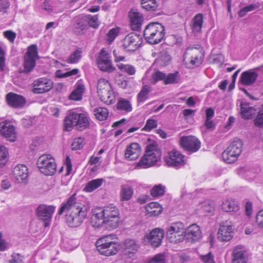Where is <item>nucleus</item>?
<instances>
[{
  "mask_svg": "<svg viewBox=\"0 0 263 263\" xmlns=\"http://www.w3.org/2000/svg\"><path fill=\"white\" fill-rule=\"evenodd\" d=\"M97 92L101 100L108 105L112 104L115 101V95L110 84L105 79H101L98 81Z\"/></svg>",
  "mask_w": 263,
  "mask_h": 263,
  "instance_id": "6",
  "label": "nucleus"
},
{
  "mask_svg": "<svg viewBox=\"0 0 263 263\" xmlns=\"http://www.w3.org/2000/svg\"><path fill=\"white\" fill-rule=\"evenodd\" d=\"M140 153L141 149L139 144L133 143L127 147L124 155L126 158L133 160L138 158Z\"/></svg>",
  "mask_w": 263,
  "mask_h": 263,
  "instance_id": "30",
  "label": "nucleus"
},
{
  "mask_svg": "<svg viewBox=\"0 0 263 263\" xmlns=\"http://www.w3.org/2000/svg\"><path fill=\"white\" fill-rule=\"evenodd\" d=\"M94 114L97 119L103 121L107 119L108 116V111L106 108L98 107L94 109Z\"/></svg>",
  "mask_w": 263,
  "mask_h": 263,
  "instance_id": "43",
  "label": "nucleus"
},
{
  "mask_svg": "<svg viewBox=\"0 0 263 263\" xmlns=\"http://www.w3.org/2000/svg\"><path fill=\"white\" fill-rule=\"evenodd\" d=\"M8 151L4 146H0V167L5 165L7 161Z\"/></svg>",
  "mask_w": 263,
  "mask_h": 263,
  "instance_id": "45",
  "label": "nucleus"
},
{
  "mask_svg": "<svg viewBox=\"0 0 263 263\" xmlns=\"http://www.w3.org/2000/svg\"><path fill=\"white\" fill-rule=\"evenodd\" d=\"M104 179L98 178L89 181L86 185L84 191L87 192H91L100 187L103 183Z\"/></svg>",
  "mask_w": 263,
  "mask_h": 263,
  "instance_id": "38",
  "label": "nucleus"
},
{
  "mask_svg": "<svg viewBox=\"0 0 263 263\" xmlns=\"http://www.w3.org/2000/svg\"><path fill=\"white\" fill-rule=\"evenodd\" d=\"M243 143L239 139H235L222 153V157L227 163H233L238 159L242 151Z\"/></svg>",
  "mask_w": 263,
  "mask_h": 263,
  "instance_id": "8",
  "label": "nucleus"
},
{
  "mask_svg": "<svg viewBox=\"0 0 263 263\" xmlns=\"http://www.w3.org/2000/svg\"><path fill=\"white\" fill-rule=\"evenodd\" d=\"M5 66V52L0 46V70L3 71Z\"/></svg>",
  "mask_w": 263,
  "mask_h": 263,
  "instance_id": "57",
  "label": "nucleus"
},
{
  "mask_svg": "<svg viewBox=\"0 0 263 263\" xmlns=\"http://www.w3.org/2000/svg\"><path fill=\"white\" fill-rule=\"evenodd\" d=\"M13 175L19 182H25L28 176L27 167L24 164L17 165L14 168Z\"/></svg>",
  "mask_w": 263,
  "mask_h": 263,
  "instance_id": "28",
  "label": "nucleus"
},
{
  "mask_svg": "<svg viewBox=\"0 0 263 263\" xmlns=\"http://www.w3.org/2000/svg\"><path fill=\"white\" fill-rule=\"evenodd\" d=\"M203 16L199 13L196 15L192 20V29L194 32H199L201 30Z\"/></svg>",
  "mask_w": 263,
  "mask_h": 263,
  "instance_id": "36",
  "label": "nucleus"
},
{
  "mask_svg": "<svg viewBox=\"0 0 263 263\" xmlns=\"http://www.w3.org/2000/svg\"><path fill=\"white\" fill-rule=\"evenodd\" d=\"M165 192V187L161 184L155 185L151 191V195L154 197L163 195Z\"/></svg>",
  "mask_w": 263,
  "mask_h": 263,
  "instance_id": "46",
  "label": "nucleus"
},
{
  "mask_svg": "<svg viewBox=\"0 0 263 263\" xmlns=\"http://www.w3.org/2000/svg\"><path fill=\"white\" fill-rule=\"evenodd\" d=\"M120 247L122 250V256L125 259H134L139 249V245L136 240L128 238L121 243Z\"/></svg>",
  "mask_w": 263,
  "mask_h": 263,
  "instance_id": "13",
  "label": "nucleus"
},
{
  "mask_svg": "<svg viewBox=\"0 0 263 263\" xmlns=\"http://www.w3.org/2000/svg\"><path fill=\"white\" fill-rule=\"evenodd\" d=\"M258 76L254 69H249L241 74L239 82L243 85L250 86L255 82Z\"/></svg>",
  "mask_w": 263,
  "mask_h": 263,
  "instance_id": "25",
  "label": "nucleus"
},
{
  "mask_svg": "<svg viewBox=\"0 0 263 263\" xmlns=\"http://www.w3.org/2000/svg\"><path fill=\"white\" fill-rule=\"evenodd\" d=\"M148 263H165V256L162 254H157Z\"/></svg>",
  "mask_w": 263,
  "mask_h": 263,
  "instance_id": "54",
  "label": "nucleus"
},
{
  "mask_svg": "<svg viewBox=\"0 0 263 263\" xmlns=\"http://www.w3.org/2000/svg\"><path fill=\"white\" fill-rule=\"evenodd\" d=\"M117 66L119 69L124 71V72L127 73L129 75H133L135 73V68L132 65L128 64L125 65L123 64H118Z\"/></svg>",
  "mask_w": 263,
  "mask_h": 263,
  "instance_id": "48",
  "label": "nucleus"
},
{
  "mask_svg": "<svg viewBox=\"0 0 263 263\" xmlns=\"http://www.w3.org/2000/svg\"><path fill=\"white\" fill-rule=\"evenodd\" d=\"M233 263H247L248 257L246 251L242 247L234 248L232 253Z\"/></svg>",
  "mask_w": 263,
  "mask_h": 263,
  "instance_id": "29",
  "label": "nucleus"
},
{
  "mask_svg": "<svg viewBox=\"0 0 263 263\" xmlns=\"http://www.w3.org/2000/svg\"><path fill=\"white\" fill-rule=\"evenodd\" d=\"M0 133L8 140L13 142L16 135L14 126L9 122L4 121L0 123Z\"/></svg>",
  "mask_w": 263,
  "mask_h": 263,
  "instance_id": "23",
  "label": "nucleus"
},
{
  "mask_svg": "<svg viewBox=\"0 0 263 263\" xmlns=\"http://www.w3.org/2000/svg\"><path fill=\"white\" fill-rule=\"evenodd\" d=\"M164 235V232L162 229L155 228L152 230L149 233L146 234L144 238L145 240L153 247L157 248L161 245Z\"/></svg>",
  "mask_w": 263,
  "mask_h": 263,
  "instance_id": "21",
  "label": "nucleus"
},
{
  "mask_svg": "<svg viewBox=\"0 0 263 263\" xmlns=\"http://www.w3.org/2000/svg\"><path fill=\"white\" fill-rule=\"evenodd\" d=\"M89 122L85 114L76 111H69L64 119V129L65 130L71 131L74 126L80 130L87 128Z\"/></svg>",
  "mask_w": 263,
  "mask_h": 263,
  "instance_id": "3",
  "label": "nucleus"
},
{
  "mask_svg": "<svg viewBox=\"0 0 263 263\" xmlns=\"http://www.w3.org/2000/svg\"><path fill=\"white\" fill-rule=\"evenodd\" d=\"M76 194L69 197L66 202L62 203L59 211L60 215L66 213L65 221L71 228H77L81 225L86 218L88 208L79 202Z\"/></svg>",
  "mask_w": 263,
  "mask_h": 263,
  "instance_id": "1",
  "label": "nucleus"
},
{
  "mask_svg": "<svg viewBox=\"0 0 263 263\" xmlns=\"http://www.w3.org/2000/svg\"><path fill=\"white\" fill-rule=\"evenodd\" d=\"M123 46L127 51L134 52L138 49L142 43L140 35L135 33L127 34L123 41Z\"/></svg>",
  "mask_w": 263,
  "mask_h": 263,
  "instance_id": "17",
  "label": "nucleus"
},
{
  "mask_svg": "<svg viewBox=\"0 0 263 263\" xmlns=\"http://www.w3.org/2000/svg\"><path fill=\"white\" fill-rule=\"evenodd\" d=\"M71 25L72 32L77 35H83L87 31L88 26L86 25V20L84 18V14L74 17Z\"/></svg>",
  "mask_w": 263,
  "mask_h": 263,
  "instance_id": "20",
  "label": "nucleus"
},
{
  "mask_svg": "<svg viewBox=\"0 0 263 263\" xmlns=\"http://www.w3.org/2000/svg\"><path fill=\"white\" fill-rule=\"evenodd\" d=\"M202 260L204 263H215L214 256L211 252L202 256Z\"/></svg>",
  "mask_w": 263,
  "mask_h": 263,
  "instance_id": "61",
  "label": "nucleus"
},
{
  "mask_svg": "<svg viewBox=\"0 0 263 263\" xmlns=\"http://www.w3.org/2000/svg\"><path fill=\"white\" fill-rule=\"evenodd\" d=\"M97 63L99 69L104 72L111 73L116 70L114 66L110 53L106 48H102L97 59Z\"/></svg>",
  "mask_w": 263,
  "mask_h": 263,
  "instance_id": "11",
  "label": "nucleus"
},
{
  "mask_svg": "<svg viewBox=\"0 0 263 263\" xmlns=\"http://www.w3.org/2000/svg\"><path fill=\"white\" fill-rule=\"evenodd\" d=\"M165 73L159 71L157 70L154 72L151 76V83L156 84L158 81H162L164 83Z\"/></svg>",
  "mask_w": 263,
  "mask_h": 263,
  "instance_id": "44",
  "label": "nucleus"
},
{
  "mask_svg": "<svg viewBox=\"0 0 263 263\" xmlns=\"http://www.w3.org/2000/svg\"><path fill=\"white\" fill-rule=\"evenodd\" d=\"M105 217L106 226L110 229L117 228L120 223V211L117 207L112 204L102 208Z\"/></svg>",
  "mask_w": 263,
  "mask_h": 263,
  "instance_id": "7",
  "label": "nucleus"
},
{
  "mask_svg": "<svg viewBox=\"0 0 263 263\" xmlns=\"http://www.w3.org/2000/svg\"><path fill=\"white\" fill-rule=\"evenodd\" d=\"M114 235L104 236L96 242L98 251L102 255L109 256L115 255L120 249V244L114 239Z\"/></svg>",
  "mask_w": 263,
  "mask_h": 263,
  "instance_id": "2",
  "label": "nucleus"
},
{
  "mask_svg": "<svg viewBox=\"0 0 263 263\" xmlns=\"http://www.w3.org/2000/svg\"><path fill=\"white\" fill-rule=\"evenodd\" d=\"M65 164L67 167L65 175L68 176L72 171V164L69 156H67L66 157Z\"/></svg>",
  "mask_w": 263,
  "mask_h": 263,
  "instance_id": "60",
  "label": "nucleus"
},
{
  "mask_svg": "<svg viewBox=\"0 0 263 263\" xmlns=\"http://www.w3.org/2000/svg\"><path fill=\"white\" fill-rule=\"evenodd\" d=\"M120 197L121 201H128L134 195V188L129 184H122L120 187Z\"/></svg>",
  "mask_w": 263,
  "mask_h": 263,
  "instance_id": "33",
  "label": "nucleus"
},
{
  "mask_svg": "<svg viewBox=\"0 0 263 263\" xmlns=\"http://www.w3.org/2000/svg\"><path fill=\"white\" fill-rule=\"evenodd\" d=\"M84 18L86 20V25L89 27L97 29L100 25L98 15L93 16L91 15H84Z\"/></svg>",
  "mask_w": 263,
  "mask_h": 263,
  "instance_id": "40",
  "label": "nucleus"
},
{
  "mask_svg": "<svg viewBox=\"0 0 263 263\" xmlns=\"http://www.w3.org/2000/svg\"><path fill=\"white\" fill-rule=\"evenodd\" d=\"M256 222L258 227L263 229V209L257 213L256 216Z\"/></svg>",
  "mask_w": 263,
  "mask_h": 263,
  "instance_id": "56",
  "label": "nucleus"
},
{
  "mask_svg": "<svg viewBox=\"0 0 263 263\" xmlns=\"http://www.w3.org/2000/svg\"><path fill=\"white\" fill-rule=\"evenodd\" d=\"M233 226L229 221L222 222L217 233V238L220 241H229L234 235Z\"/></svg>",
  "mask_w": 263,
  "mask_h": 263,
  "instance_id": "22",
  "label": "nucleus"
},
{
  "mask_svg": "<svg viewBox=\"0 0 263 263\" xmlns=\"http://www.w3.org/2000/svg\"><path fill=\"white\" fill-rule=\"evenodd\" d=\"M90 222L92 226L96 228L101 227L103 224L106 225L105 217L101 208H96L93 210Z\"/></svg>",
  "mask_w": 263,
  "mask_h": 263,
  "instance_id": "26",
  "label": "nucleus"
},
{
  "mask_svg": "<svg viewBox=\"0 0 263 263\" xmlns=\"http://www.w3.org/2000/svg\"><path fill=\"white\" fill-rule=\"evenodd\" d=\"M254 124L256 126L261 127L263 126V115L262 114H257L256 118L254 120Z\"/></svg>",
  "mask_w": 263,
  "mask_h": 263,
  "instance_id": "59",
  "label": "nucleus"
},
{
  "mask_svg": "<svg viewBox=\"0 0 263 263\" xmlns=\"http://www.w3.org/2000/svg\"><path fill=\"white\" fill-rule=\"evenodd\" d=\"M256 111L254 107L250 106L249 103L246 102H242L240 104V113L242 118L245 120L252 118Z\"/></svg>",
  "mask_w": 263,
  "mask_h": 263,
  "instance_id": "32",
  "label": "nucleus"
},
{
  "mask_svg": "<svg viewBox=\"0 0 263 263\" xmlns=\"http://www.w3.org/2000/svg\"><path fill=\"white\" fill-rule=\"evenodd\" d=\"M85 86L83 83L78 81L76 85V88L69 96V99L74 101H80L82 99V96L85 91Z\"/></svg>",
  "mask_w": 263,
  "mask_h": 263,
  "instance_id": "34",
  "label": "nucleus"
},
{
  "mask_svg": "<svg viewBox=\"0 0 263 263\" xmlns=\"http://www.w3.org/2000/svg\"><path fill=\"white\" fill-rule=\"evenodd\" d=\"M117 108L119 110L130 112L132 110V106L130 102L125 99L120 98L117 104Z\"/></svg>",
  "mask_w": 263,
  "mask_h": 263,
  "instance_id": "42",
  "label": "nucleus"
},
{
  "mask_svg": "<svg viewBox=\"0 0 263 263\" xmlns=\"http://www.w3.org/2000/svg\"><path fill=\"white\" fill-rule=\"evenodd\" d=\"M130 26L133 30H138L140 29L143 17L141 13L138 12H129Z\"/></svg>",
  "mask_w": 263,
  "mask_h": 263,
  "instance_id": "31",
  "label": "nucleus"
},
{
  "mask_svg": "<svg viewBox=\"0 0 263 263\" xmlns=\"http://www.w3.org/2000/svg\"><path fill=\"white\" fill-rule=\"evenodd\" d=\"M9 263H23V257L18 253H13Z\"/></svg>",
  "mask_w": 263,
  "mask_h": 263,
  "instance_id": "55",
  "label": "nucleus"
},
{
  "mask_svg": "<svg viewBox=\"0 0 263 263\" xmlns=\"http://www.w3.org/2000/svg\"><path fill=\"white\" fill-rule=\"evenodd\" d=\"M180 81V76L178 71L174 73H169L167 74H165V77L164 81V84H173L178 83Z\"/></svg>",
  "mask_w": 263,
  "mask_h": 263,
  "instance_id": "39",
  "label": "nucleus"
},
{
  "mask_svg": "<svg viewBox=\"0 0 263 263\" xmlns=\"http://www.w3.org/2000/svg\"><path fill=\"white\" fill-rule=\"evenodd\" d=\"M165 35V29L158 23H151L147 25L144 31L143 36L146 42L151 44L159 43Z\"/></svg>",
  "mask_w": 263,
  "mask_h": 263,
  "instance_id": "5",
  "label": "nucleus"
},
{
  "mask_svg": "<svg viewBox=\"0 0 263 263\" xmlns=\"http://www.w3.org/2000/svg\"><path fill=\"white\" fill-rule=\"evenodd\" d=\"M39 59L37 45L32 44L28 46L24 55V72L29 73L32 71L36 65V61Z\"/></svg>",
  "mask_w": 263,
  "mask_h": 263,
  "instance_id": "9",
  "label": "nucleus"
},
{
  "mask_svg": "<svg viewBox=\"0 0 263 263\" xmlns=\"http://www.w3.org/2000/svg\"><path fill=\"white\" fill-rule=\"evenodd\" d=\"M157 126V122L154 119H149L146 122L145 126L142 128V130L149 132L152 129L156 128Z\"/></svg>",
  "mask_w": 263,
  "mask_h": 263,
  "instance_id": "52",
  "label": "nucleus"
},
{
  "mask_svg": "<svg viewBox=\"0 0 263 263\" xmlns=\"http://www.w3.org/2000/svg\"><path fill=\"white\" fill-rule=\"evenodd\" d=\"M119 33V30L117 28L111 29L106 35V40L110 44L115 39Z\"/></svg>",
  "mask_w": 263,
  "mask_h": 263,
  "instance_id": "50",
  "label": "nucleus"
},
{
  "mask_svg": "<svg viewBox=\"0 0 263 263\" xmlns=\"http://www.w3.org/2000/svg\"><path fill=\"white\" fill-rule=\"evenodd\" d=\"M185 55L190 56V61L187 64L190 68H193L200 65L204 59V52L200 46L188 47L186 49Z\"/></svg>",
  "mask_w": 263,
  "mask_h": 263,
  "instance_id": "15",
  "label": "nucleus"
},
{
  "mask_svg": "<svg viewBox=\"0 0 263 263\" xmlns=\"http://www.w3.org/2000/svg\"><path fill=\"white\" fill-rule=\"evenodd\" d=\"M40 172L46 176H52L56 172L57 165L53 157L49 155L41 156L37 161Z\"/></svg>",
  "mask_w": 263,
  "mask_h": 263,
  "instance_id": "10",
  "label": "nucleus"
},
{
  "mask_svg": "<svg viewBox=\"0 0 263 263\" xmlns=\"http://www.w3.org/2000/svg\"><path fill=\"white\" fill-rule=\"evenodd\" d=\"M221 208L227 212H237L239 210L238 202L234 200H228L223 202Z\"/></svg>",
  "mask_w": 263,
  "mask_h": 263,
  "instance_id": "35",
  "label": "nucleus"
},
{
  "mask_svg": "<svg viewBox=\"0 0 263 263\" xmlns=\"http://www.w3.org/2000/svg\"><path fill=\"white\" fill-rule=\"evenodd\" d=\"M184 157V156L180 152L173 149L168 153L167 156L165 157V161L167 166L179 169L186 163Z\"/></svg>",
  "mask_w": 263,
  "mask_h": 263,
  "instance_id": "16",
  "label": "nucleus"
},
{
  "mask_svg": "<svg viewBox=\"0 0 263 263\" xmlns=\"http://www.w3.org/2000/svg\"><path fill=\"white\" fill-rule=\"evenodd\" d=\"M81 51L77 50L73 53H72L69 58L67 60V62L68 63H75L78 62L81 57Z\"/></svg>",
  "mask_w": 263,
  "mask_h": 263,
  "instance_id": "53",
  "label": "nucleus"
},
{
  "mask_svg": "<svg viewBox=\"0 0 263 263\" xmlns=\"http://www.w3.org/2000/svg\"><path fill=\"white\" fill-rule=\"evenodd\" d=\"M32 85V92L35 94H41L50 90L53 86V83L49 79L41 78L35 80Z\"/></svg>",
  "mask_w": 263,
  "mask_h": 263,
  "instance_id": "19",
  "label": "nucleus"
},
{
  "mask_svg": "<svg viewBox=\"0 0 263 263\" xmlns=\"http://www.w3.org/2000/svg\"><path fill=\"white\" fill-rule=\"evenodd\" d=\"M42 7L44 10L48 12H50L52 10V7L50 5L49 0H45Z\"/></svg>",
  "mask_w": 263,
  "mask_h": 263,
  "instance_id": "64",
  "label": "nucleus"
},
{
  "mask_svg": "<svg viewBox=\"0 0 263 263\" xmlns=\"http://www.w3.org/2000/svg\"><path fill=\"white\" fill-rule=\"evenodd\" d=\"M6 99L8 104L15 108L22 107L26 103V100L23 96L9 92L6 95Z\"/></svg>",
  "mask_w": 263,
  "mask_h": 263,
  "instance_id": "27",
  "label": "nucleus"
},
{
  "mask_svg": "<svg viewBox=\"0 0 263 263\" xmlns=\"http://www.w3.org/2000/svg\"><path fill=\"white\" fill-rule=\"evenodd\" d=\"M161 152L157 148L155 142L149 143L147 146L144 156L138 163V166L146 168L154 166L161 159Z\"/></svg>",
  "mask_w": 263,
  "mask_h": 263,
  "instance_id": "4",
  "label": "nucleus"
},
{
  "mask_svg": "<svg viewBox=\"0 0 263 263\" xmlns=\"http://www.w3.org/2000/svg\"><path fill=\"white\" fill-rule=\"evenodd\" d=\"M179 143L182 148L191 153L198 151L201 146L200 141L193 136L181 137Z\"/></svg>",
  "mask_w": 263,
  "mask_h": 263,
  "instance_id": "18",
  "label": "nucleus"
},
{
  "mask_svg": "<svg viewBox=\"0 0 263 263\" xmlns=\"http://www.w3.org/2000/svg\"><path fill=\"white\" fill-rule=\"evenodd\" d=\"M4 36L7 38L10 42L13 43L16 37V33L11 31V30H7L4 32Z\"/></svg>",
  "mask_w": 263,
  "mask_h": 263,
  "instance_id": "58",
  "label": "nucleus"
},
{
  "mask_svg": "<svg viewBox=\"0 0 263 263\" xmlns=\"http://www.w3.org/2000/svg\"><path fill=\"white\" fill-rule=\"evenodd\" d=\"M260 5L258 2L255 3L254 4H252L248 6H247L243 8L245 9L246 12L247 13L253 11L256 9H258L260 7Z\"/></svg>",
  "mask_w": 263,
  "mask_h": 263,
  "instance_id": "62",
  "label": "nucleus"
},
{
  "mask_svg": "<svg viewBox=\"0 0 263 263\" xmlns=\"http://www.w3.org/2000/svg\"><path fill=\"white\" fill-rule=\"evenodd\" d=\"M171 57L166 51H162L160 53V56L158 61L160 64L162 65H167L171 61Z\"/></svg>",
  "mask_w": 263,
  "mask_h": 263,
  "instance_id": "49",
  "label": "nucleus"
},
{
  "mask_svg": "<svg viewBox=\"0 0 263 263\" xmlns=\"http://www.w3.org/2000/svg\"><path fill=\"white\" fill-rule=\"evenodd\" d=\"M202 209L205 212L211 213L213 210V206L209 202H205L202 206Z\"/></svg>",
  "mask_w": 263,
  "mask_h": 263,
  "instance_id": "63",
  "label": "nucleus"
},
{
  "mask_svg": "<svg viewBox=\"0 0 263 263\" xmlns=\"http://www.w3.org/2000/svg\"><path fill=\"white\" fill-rule=\"evenodd\" d=\"M141 4L142 8L147 11H155L158 6L156 0H141Z\"/></svg>",
  "mask_w": 263,
  "mask_h": 263,
  "instance_id": "41",
  "label": "nucleus"
},
{
  "mask_svg": "<svg viewBox=\"0 0 263 263\" xmlns=\"http://www.w3.org/2000/svg\"><path fill=\"white\" fill-rule=\"evenodd\" d=\"M185 232L181 222L174 223L167 228L166 237L171 242L178 243L184 240Z\"/></svg>",
  "mask_w": 263,
  "mask_h": 263,
  "instance_id": "12",
  "label": "nucleus"
},
{
  "mask_svg": "<svg viewBox=\"0 0 263 263\" xmlns=\"http://www.w3.org/2000/svg\"><path fill=\"white\" fill-rule=\"evenodd\" d=\"M79 72V70L74 68L71 70L63 73L61 70H58L55 72V76L58 78H66L71 76L76 75Z\"/></svg>",
  "mask_w": 263,
  "mask_h": 263,
  "instance_id": "47",
  "label": "nucleus"
},
{
  "mask_svg": "<svg viewBox=\"0 0 263 263\" xmlns=\"http://www.w3.org/2000/svg\"><path fill=\"white\" fill-rule=\"evenodd\" d=\"M184 231L185 238L188 241L196 242L201 238V232L196 224L191 225Z\"/></svg>",
  "mask_w": 263,
  "mask_h": 263,
  "instance_id": "24",
  "label": "nucleus"
},
{
  "mask_svg": "<svg viewBox=\"0 0 263 263\" xmlns=\"http://www.w3.org/2000/svg\"><path fill=\"white\" fill-rule=\"evenodd\" d=\"M55 206L45 204H40L36 212L38 218L44 222L45 227H48L51 223L52 217L54 212Z\"/></svg>",
  "mask_w": 263,
  "mask_h": 263,
  "instance_id": "14",
  "label": "nucleus"
},
{
  "mask_svg": "<svg viewBox=\"0 0 263 263\" xmlns=\"http://www.w3.org/2000/svg\"><path fill=\"white\" fill-rule=\"evenodd\" d=\"M84 145V139L81 137L75 138L71 144L72 150L81 149Z\"/></svg>",
  "mask_w": 263,
  "mask_h": 263,
  "instance_id": "51",
  "label": "nucleus"
},
{
  "mask_svg": "<svg viewBox=\"0 0 263 263\" xmlns=\"http://www.w3.org/2000/svg\"><path fill=\"white\" fill-rule=\"evenodd\" d=\"M152 91V88L148 85L143 86L141 90L137 95V102L138 103H142L146 100L148 94Z\"/></svg>",
  "mask_w": 263,
  "mask_h": 263,
  "instance_id": "37",
  "label": "nucleus"
}]
</instances>
